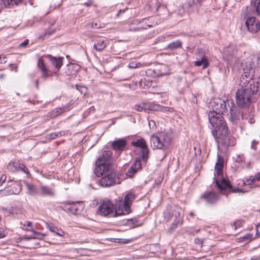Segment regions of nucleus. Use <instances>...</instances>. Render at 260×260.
Returning a JSON list of instances; mask_svg holds the SVG:
<instances>
[{
	"label": "nucleus",
	"mask_w": 260,
	"mask_h": 260,
	"mask_svg": "<svg viewBox=\"0 0 260 260\" xmlns=\"http://www.w3.org/2000/svg\"><path fill=\"white\" fill-rule=\"evenodd\" d=\"M214 114V113L213 114L211 113L210 117V123L214 128L212 134L215 141L217 143L221 144L226 147L229 146H233L235 144V139L229 134L228 127L224 118L219 115H218V117L215 118Z\"/></svg>",
	"instance_id": "obj_1"
},
{
	"label": "nucleus",
	"mask_w": 260,
	"mask_h": 260,
	"mask_svg": "<svg viewBox=\"0 0 260 260\" xmlns=\"http://www.w3.org/2000/svg\"><path fill=\"white\" fill-rule=\"evenodd\" d=\"M258 86L249 83L246 86L241 87L236 92V102L237 105L242 108H249L252 111L251 105L255 101L254 97L258 91Z\"/></svg>",
	"instance_id": "obj_2"
},
{
	"label": "nucleus",
	"mask_w": 260,
	"mask_h": 260,
	"mask_svg": "<svg viewBox=\"0 0 260 260\" xmlns=\"http://www.w3.org/2000/svg\"><path fill=\"white\" fill-rule=\"evenodd\" d=\"M223 161L220 159V156L218 155V160L216 162L214 168V182L215 183L216 186L220 191H222L228 190L233 193H244L245 191L243 189L238 188H235L232 186L229 180L224 178L221 179V182H219L216 177L222 176L223 174Z\"/></svg>",
	"instance_id": "obj_3"
},
{
	"label": "nucleus",
	"mask_w": 260,
	"mask_h": 260,
	"mask_svg": "<svg viewBox=\"0 0 260 260\" xmlns=\"http://www.w3.org/2000/svg\"><path fill=\"white\" fill-rule=\"evenodd\" d=\"M227 104L230 107L229 120L234 124H237L241 120H248V122L252 124L255 122L253 118L254 115L252 111H248L244 109L241 111L234 103L233 101L227 100Z\"/></svg>",
	"instance_id": "obj_4"
},
{
	"label": "nucleus",
	"mask_w": 260,
	"mask_h": 260,
	"mask_svg": "<svg viewBox=\"0 0 260 260\" xmlns=\"http://www.w3.org/2000/svg\"><path fill=\"white\" fill-rule=\"evenodd\" d=\"M101 172L100 174V172L97 173L96 170H94V174L97 177H102L99 182L101 186L108 187L120 183L118 172L111 168L102 169Z\"/></svg>",
	"instance_id": "obj_5"
},
{
	"label": "nucleus",
	"mask_w": 260,
	"mask_h": 260,
	"mask_svg": "<svg viewBox=\"0 0 260 260\" xmlns=\"http://www.w3.org/2000/svg\"><path fill=\"white\" fill-rule=\"evenodd\" d=\"M171 141L170 136L166 133L153 134L150 138V146L153 149H163L168 146Z\"/></svg>",
	"instance_id": "obj_6"
},
{
	"label": "nucleus",
	"mask_w": 260,
	"mask_h": 260,
	"mask_svg": "<svg viewBox=\"0 0 260 260\" xmlns=\"http://www.w3.org/2000/svg\"><path fill=\"white\" fill-rule=\"evenodd\" d=\"M226 103L224 100L221 99H214L212 100L210 103V106H211L213 109L212 111H210L208 114V118L209 122H210V114L213 113H214V116L215 118L218 117L219 115L220 116L221 114L225 113L227 111L226 108Z\"/></svg>",
	"instance_id": "obj_7"
},
{
	"label": "nucleus",
	"mask_w": 260,
	"mask_h": 260,
	"mask_svg": "<svg viewBox=\"0 0 260 260\" xmlns=\"http://www.w3.org/2000/svg\"><path fill=\"white\" fill-rule=\"evenodd\" d=\"M112 156V153L110 151H104L102 156L99 157L95 162L94 170H96L97 173L100 172L101 174L102 169L104 170L107 168H111L110 161Z\"/></svg>",
	"instance_id": "obj_8"
},
{
	"label": "nucleus",
	"mask_w": 260,
	"mask_h": 260,
	"mask_svg": "<svg viewBox=\"0 0 260 260\" xmlns=\"http://www.w3.org/2000/svg\"><path fill=\"white\" fill-rule=\"evenodd\" d=\"M242 67L243 70V74L246 78H251L254 76L255 72L254 63L250 58H247L242 62Z\"/></svg>",
	"instance_id": "obj_9"
},
{
	"label": "nucleus",
	"mask_w": 260,
	"mask_h": 260,
	"mask_svg": "<svg viewBox=\"0 0 260 260\" xmlns=\"http://www.w3.org/2000/svg\"><path fill=\"white\" fill-rule=\"evenodd\" d=\"M84 206L82 202H71L64 204L63 210L73 214H78L83 210Z\"/></svg>",
	"instance_id": "obj_10"
},
{
	"label": "nucleus",
	"mask_w": 260,
	"mask_h": 260,
	"mask_svg": "<svg viewBox=\"0 0 260 260\" xmlns=\"http://www.w3.org/2000/svg\"><path fill=\"white\" fill-rule=\"evenodd\" d=\"M245 24L247 30L252 34L256 33L260 29V23L259 20L255 17H248Z\"/></svg>",
	"instance_id": "obj_11"
},
{
	"label": "nucleus",
	"mask_w": 260,
	"mask_h": 260,
	"mask_svg": "<svg viewBox=\"0 0 260 260\" xmlns=\"http://www.w3.org/2000/svg\"><path fill=\"white\" fill-rule=\"evenodd\" d=\"M200 199L207 204H213L218 200V197L214 192L206 191L201 195Z\"/></svg>",
	"instance_id": "obj_12"
},
{
	"label": "nucleus",
	"mask_w": 260,
	"mask_h": 260,
	"mask_svg": "<svg viewBox=\"0 0 260 260\" xmlns=\"http://www.w3.org/2000/svg\"><path fill=\"white\" fill-rule=\"evenodd\" d=\"M98 210L101 215L106 216L113 213V205L110 201H104L99 207Z\"/></svg>",
	"instance_id": "obj_13"
},
{
	"label": "nucleus",
	"mask_w": 260,
	"mask_h": 260,
	"mask_svg": "<svg viewBox=\"0 0 260 260\" xmlns=\"http://www.w3.org/2000/svg\"><path fill=\"white\" fill-rule=\"evenodd\" d=\"M127 141L125 138L118 139L111 143V147L116 152L121 153L126 147Z\"/></svg>",
	"instance_id": "obj_14"
},
{
	"label": "nucleus",
	"mask_w": 260,
	"mask_h": 260,
	"mask_svg": "<svg viewBox=\"0 0 260 260\" xmlns=\"http://www.w3.org/2000/svg\"><path fill=\"white\" fill-rule=\"evenodd\" d=\"M37 65L38 68L42 72V77L43 79H46L48 77L53 76V73L48 69L42 58H40L38 59Z\"/></svg>",
	"instance_id": "obj_15"
},
{
	"label": "nucleus",
	"mask_w": 260,
	"mask_h": 260,
	"mask_svg": "<svg viewBox=\"0 0 260 260\" xmlns=\"http://www.w3.org/2000/svg\"><path fill=\"white\" fill-rule=\"evenodd\" d=\"M7 167L8 170L12 172L22 171L25 173H28L26 167L18 161H11L9 162Z\"/></svg>",
	"instance_id": "obj_16"
},
{
	"label": "nucleus",
	"mask_w": 260,
	"mask_h": 260,
	"mask_svg": "<svg viewBox=\"0 0 260 260\" xmlns=\"http://www.w3.org/2000/svg\"><path fill=\"white\" fill-rule=\"evenodd\" d=\"M142 168V164L140 158H137L132 165V166L128 169L126 174L129 177H133L138 171L140 170Z\"/></svg>",
	"instance_id": "obj_17"
},
{
	"label": "nucleus",
	"mask_w": 260,
	"mask_h": 260,
	"mask_svg": "<svg viewBox=\"0 0 260 260\" xmlns=\"http://www.w3.org/2000/svg\"><path fill=\"white\" fill-rule=\"evenodd\" d=\"M11 183L9 186L7 187L6 192L9 194H17L21 190V186L20 183L15 181H10Z\"/></svg>",
	"instance_id": "obj_18"
},
{
	"label": "nucleus",
	"mask_w": 260,
	"mask_h": 260,
	"mask_svg": "<svg viewBox=\"0 0 260 260\" xmlns=\"http://www.w3.org/2000/svg\"><path fill=\"white\" fill-rule=\"evenodd\" d=\"M224 55L227 57L228 60H230L232 58L236 57L237 49L234 44H230L228 47L224 49Z\"/></svg>",
	"instance_id": "obj_19"
},
{
	"label": "nucleus",
	"mask_w": 260,
	"mask_h": 260,
	"mask_svg": "<svg viewBox=\"0 0 260 260\" xmlns=\"http://www.w3.org/2000/svg\"><path fill=\"white\" fill-rule=\"evenodd\" d=\"M135 196L132 193H127L124 200V209L126 213H129L131 212L130 204L135 199Z\"/></svg>",
	"instance_id": "obj_20"
},
{
	"label": "nucleus",
	"mask_w": 260,
	"mask_h": 260,
	"mask_svg": "<svg viewBox=\"0 0 260 260\" xmlns=\"http://www.w3.org/2000/svg\"><path fill=\"white\" fill-rule=\"evenodd\" d=\"M46 57L50 60L52 64L55 67L56 69L59 70L62 66V58H56L49 54L47 55Z\"/></svg>",
	"instance_id": "obj_21"
},
{
	"label": "nucleus",
	"mask_w": 260,
	"mask_h": 260,
	"mask_svg": "<svg viewBox=\"0 0 260 260\" xmlns=\"http://www.w3.org/2000/svg\"><path fill=\"white\" fill-rule=\"evenodd\" d=\"M194 64L196 67L203 66V69H206L209 66L208 58L207 56L203 55L200 60L196 61Z\"/></svg>",
	"instance_id": "obj_22"
},
{
	"label": "nucleus",
	"mask_w": 260,
	"mask_h": 260,
	"mask_svg": "<svg viewBox=\"0 0 260 260\" xmlns=\"http://www.w3.org/2000/svg\"><path fill=\"white\" fill-rule=\"evenodd\" d=\"M40 190L41 194L43 196L53 197L55 195L54 191L47 186L41 185Z\"/></svg>",
	"instance_id": "obj_23"
},
{
	"label": "nucleus",
	"mask_w": 260,
	"mask_h": 260,
	"mask_svg": "<svg viewBox=\"0 0 260 260\" xmlns=\"http://www.w3.org/2000/svg\"><path fill=\"white\" fill-rule=\"evenodd\" d=\"M144 112L146 113L156 111L159 108V105L154 103H144Z\"/></svg>",
	"instance_id": "obj_24"
},
{
	"label": "nucleus",
	"mask_w": 260,
	"mask_h": 260,
	"mask_svg": "<svg viewBox=\"0 0 260 260\" xmlns=\"http://www.w3.org/2000/svg\"><path fill=\"white\" fill-rule=\"evenodd\" d=\"M25 185L27 189V193L31 196H36L38 194L36 187L32 184L25 182Z\"/></svg>",
	"instance_id": "obj_25"
},
{
	"label": "nucleus",
	"mask_w": 260,
	"mask_h": 260,
	"mask_svg": "<svg viewBox=\"0 0 260 260\" xmlns=\"http://www.w3.org/2000/svg\"><path fill=\"white\" fill-rule=\"evenodd\" d=\"M132 144L135 147L141 148V149L148 147L146 141L142 138L138 139L136 141L132 142Z\"/></svg>",
	"instance_id": "obj_26"
},
{
	"label": "nucleus",
	"mask_w": 260,
	"mask_h": 260,
	"mask_svg": "<svg viewBox=\"0 0 260 260\" xmlns=\"http://www.w3.org/2000/svg\"><path fill=\"white\" fill-rule=\"evenodd\" d=\"M107 44L104 40L99 39L95 42L94 48L99 51H101L106 47Z\"/></svg>",
	"instance_id": "obj_27"
},
{
	"label": "nucleus",
	"mask_w": 260,
	"mask_h": 260,
	"mask_svg": "<svg viewBox=\"0 0 260 260\" xmlns=\"http://www.w3.org/2000/svg\"><path fill=\"white\" fill-rule=\"evenodd\" d=\"M5 7H12L14 5H18L23 2V0H2Z\"/></svg>",
	"instance_id": "obj_28"
},
{
	"label": "nucleus",
	"mask_w": 260,
	"mask_h": 260,
	"mask_svg": "<svg viewBox=\"0 0 260 260\" xmlns=\"http://www.w3.org/2000/svg\"><path fill=\"white\" fill-rule=\"evenodd\" d=\"M182 46V43L179 40H176L172 43H170L168 45V48L171 50H173L179 48H181Z\"/></svg>",
	"instance_id": "obj_29"
},
{
	"label": "nucleus",
	"mask_w": 260,
	"mask_h": 260,
	"mask_svg": "<svg viewBox=\"0 0 260 260\" xmlns=\"http://www.w3.org/2000/svg\"><path fill=\"white\" fill-rule=\"evenodd\" d=\"M80 69V67L77 64H71L69 66V74L74 75Z\"/></svg>",
	"instance_id": "obj_30"
},
{
	"label": "nucleus",
	"mask_w": 260,
	"mask_h": 260,
	"mask_svg": "<svg viewBox=\"0 0 260 260\" xmlns=\"http://www.w3.org/2000/svg\"><path fill=\"white\" fill-rule=\"evenodd\" d=\"M141 158L144 161H146L149 158V150L147 147L141 149Z\"/></svg>",
	"instance_id": "obj_31"
},
{
	"label": "nucleus",
	"mask_w": 260,
	"mask_h": 260,
	"mask_svg": "<svg viewBox=\"0 0 260 260\" xmlns=\"http://www.w3.org/2000/svg\"><path fill=\"white\" fill-rule=\"evenodd\" d=\"M155 17H151L148 18H145L142 20V22L147 24L148 27H153L155 25V22L154 21Z\"/></svg>",
	"instance_id": "obj_32"
},
{
	"label": "nucleus",
	"mask_w": 260,
	"mask_h": 260,
	"mask_svg": "<svg viewBox=\"0 0 260 260\" xmlns=\"http://www.w3.org/2000/svg\"><path fill=\"white\" fill-rule=\"evenodd\" d=\"M126 212L124 209V204L122 205H118V207L115 208V216L121 215L122 214H126Z\"/></svg>",
	"instance_id": "obj_33"
},
{
	"label": "nucleus",
	"mask_w": 260,
	"mask_h": 260,
	"mask_svg": "<svg viewBox=\"0 0 260 260\" xmlns=\"http://www.w3.org/2000/svg\"><path fill=\"white\" fill-rule=\"evenodd\" d=\"M63 112L64 111L61 107L57 108L51 112L50 115L52 118H55Z\"/></svg>",
	"instance_id": "obj_34"
},
{
	"label": "nucleus",
	"mask_w": 260,
	"mask_h": 260,
	"mask_svg": "<svg viewBox=\"0 0 260 260\" xmlns=\"http://www.w3.org/2000/svg\"><path fill=\"white\" fill-rule=\"evenodd\" d=\"M240 241L245 242H249L252 239V235L251 234L248 233L246 234L245 236L241 237Z\"/></svg>",
	"instance_id": "obj_35"
},
{
	"label": "nucleus",
	"mask_w": 260,
	"mask_h": 260,
	"mask_svg": "<svg viewBox=\"0 0 260 260\" xmlns=\"http://www.w3.org/2000/svg\"><path fill=\"white\" fill-rule=\"evenodd\" d=\"M31 222L26 221V223L22 224L21 223V225H22V228L25 230L30 231L32 229L31 227Z\"/></svg>",
	"instance_id": "obj_36"
},
{
	"label": "nucleus",
	"mask_w": 260,
	"mask_h": 260,
	"mask_svg": "<svg viewBox=\"0 0 260 260\" xmlns=\"http://www.w3.org/2000/svg\"><path fill=\"white\" fill-rule=\"evenodd\" d=\"M73 104H74L73 101L71 100L70 101V102L67 103L65 106L62 107L61 108H62L63 111H64V112L70 110L72 108V105H73Z\"/></svg>",
	"instance_id": "obj_37"
},
{
	"label": "nucleus",
	"mask_w": 260,
	"mask_h": 260,
	"mask_svg": "<svg viewBox=\"0 0 260 260\" xmlns=\"http://www.w3.org/2000/svg\"><path fill=\"white\" fill-rule=\"evenodd\" d=\"M173 110L172 108L164 107L159 105V108L157 111H161L164 112H172Z\"/></svg>",
	"instance_id": "obj_38"
},
{
	"label": "nucleus",
	"mask_w": 260,
	"mask_h": 260,
	"mask_svg": "<svg viewBox=\"0 0 260 260\" xmlns=\"http://www.w3.org/2000/svg\"><path fill=\"white\" fill-rule=\"evenodd\" d=\"M144 103H142L135 106V109L139 112L144 111Z\"/></svg>",
	"instance_id": "obj_39"
},
{
	"label": "nucleus",
	"mask_w": 260,
	"mask_h": 260,
	"mask_svg": "<svg viewBox=\"0 0 260 260\" xmlns=\"http://www.w3.org/2000/svg\"><path fill=\"white\" fill-rule=\"evenodd\" d=\"M62 132H54L53 133L51 134L49 136V138L50 139H54L56 138L57 137L60 136L62 135Z\"/></svg>",
	"instance_id": "obj_40"
},
{
	"label": "nucleus",
	"mask_w": 260,
	"mask_h": 260,
	"mask_svg": "<svg viewBox=\"0 0 260 260\" xmlns=\"http://www.w3.org/2000/svg\"><path fill=\"white\" fill-rule=\"evenodd\" d=\"M47 228L52 233H55L56 231H57V228L51 224H47Z\"/></svg>",
	"instance_id": "obj_41"
},
{
	"label": "nucleus",
	"mask_w": 260,
	"mask_h": 260,
	"mask_svg": "<svg viewBox=\"0 0 260 260\" xmlns=\"http://www.w3.org/2000/svg\"><path fill=\"white\" fill-rule=\"evenodd\" d=\"M140 65H141V63L140 62H139V63L132 62L129 64V65L128 66V67L130 69H135L136 68H137V67L140 66Z\"/></svg>",
	"instance_id": "obj_42"
},
{
	"label": "nucleus",
	"mask_w": 260,
	"mask_h": 260,
	"mask_svg": "<svg viewBox=\"0 0 260 260\" xmlns=\"http://www.w3.org/2000/svg\"><path fill=\"white\" fill-rule=\"evenodd\" d=\"M7 176L5 174H3L0 178V187H1L3 183H4L6 180Z\"/></svg>",
	"instance_id": "obj_43"
},
{
	"label": "nucleus",
	"mask_w": 260,
	"mask_h": 260,
	"mask_svg": "<svg viewBox=\"0 0 260 260\" xmlns=\"http://www.w3.org/2000/svg\"><path fill=\"white\" fill-rule=\"evenodd\" d=\"M55 234L56 235L62 237V236H63V235L64 234V232L62 230L59 229L57 228V231H55Z\"/></svg>",
	"instance_id": "obj_44"
},
{
	"label": "nucleus",
	"mask_w": 260,
	"mask_h": 260,
	"mask_svg": "<svg viewBox=\"0 0 260 260\" xmlns=\"http://www.w3.org/2000/svg\"><path fill=\"white\" fill-rule=\"evenodd\" d=\"M149 84V82H148V84H145V79L143 80V79H141V81L139 82V85L140 86L143 87V88H145V86H149L148 85Z\"/></svg>",
	"instance_id": "obj_45"
},
{
	"label": "nucleus",
	"mask_w": 260,
	"mask_h": 260,
	"mask_svg": "<svg viewBox=\"0 0 260 260\" xmlns=\"http://www.w3.org/2000/svg\"><path fill=\"white\" fill-rule=\"evenodd\" d=\"M258 144V142L256 140H253L251 142V148L253 149H256L255 146Z\"/></svg>",
	"instance_id": "obj_46"
},
{
	"label": "nucleus",
	"mask_w": 260,
	"mask_h": 260,
	"mask_svg": "<svg viewBox=\"0 0 260 260\" xmlns=\"http://www.w3.org/2000/svg\"><path fill=\"white\" fill-rule=\"evenodd\" d=\"M242 225V222L241 221H236L234 222V226L235 229L239 228Z\"/></svg>",
	"instance_id": "obj_47"
},
{
	"label": "nucleus",
	"mask_w": 260,
	"mask_h": 260,
	"mask_svg": "<svg viewBox=\"0 0 260 260\" xmlns=\"http://www.w3.org/2000/svg\"><path fill=\"white\" fill-rule=\"evenodd\" d=\"M256 11L257 13L260 15V0L256 5Z\"/></svg>",
	"instance_id": "obj_48"
},
{
	"label": "nucleus",
	"mask_w": 260,
	"mask_h": 260,
	"mask_svg": "<svg viewBox=\"0 0 260 260\" xmlns=\"http://www.w3.org/2000/svg\"><path fill=\"white\" fill-rule=\"evenodd\" d=\"M35 238H36L34 237H28V236H24L21 237V239H22V240H29L32 239H35Z\"/></svg>",
	"instance_id": "obj_49"
},
{
	"label": "nucleus",
	"mask_w": 260,
	"mask_h": 260,
	"mask_svg": "<svg viewBox=\"0 0 260 260\" xmlns=\"http://www.w3.org/2000/svg\"><path fill=\"white\" fill-rule=\"evenodd\" d=\"M28 42H29V41L28 40H25L24 42H23L19 45V46L20 47H25L28 45Z\"/></svg>",
	"instance_id": "obj_50"
},
{
	"label": "nucleus",
	"mask_w": 260,
	"mask_h": 260,
	"mask_svg": "<svg viewBox=\"0 0 260 260\" xmlns=\"http://www.w3.org/2000/svg\"><path fill=\"white\" fill-rule=\"evenodd\" d=\"M33 232L34 234L37 235L38 236V238H42V237H43L45 236L44 234H41L40 233H39V232L35 231H33Z\"/></svg>",
	"instance_id": "obj_51"
},
{
	"label": "nucleus",
	"mask_w": 260,
	"mask_h": 260,
	"mask_svg": "<svg viewBox=\"0 0 260 260\" xmlns=\"http://www.w3.org/2000/svg\"><path fill=\"white\" fill-rule=\"evenodd\" d=\"M194 243L196 244H201V245H202V243H203V241L200 239L197 238H196L194 239Z\"/></svg>",
	"instance_id": "obj_52"
},
{
	"label": "nucleus",
	"mask_w": 260,
	"mask_h": 260,
	"mask_svg": "<svg viewBox=\"0 0 260 260\" xmlns=\"http://www.w3.org/2000/svg\"><path fill=\"white\" fill-rule=\"evenodd\" d=\"M6 62V57H2V55H0V63H5Z\"/></svg>",
	"instance_id": "obj_53"
},
{
	"label": "nucleus",
	"mask_w": 260,
	"mask_h": 260,
	"mask_svg": "<svg viewBox=\"0 0 260 260\" xmlns=\"http://www.w3.org/2000/svg\"><path fill=\"white\" fill-rule=\"evenodd\" d=\"M92 4V1L91 0H89L87 2L85 3L84 5L86 7H90Z\"/></svg>",
	"instance_id": "obj_54"
},
{
	"label": "nucleus",
	"mask_w": 260,
	"mask_h": 260,
	"mask_svg": "<svg viewBox=\"0 0 260 260\" xmlns=\"http://www.w3.org/2000/svg\"><path fill=\"white\" fill-rule=\"evenodd\" d=\"M178 223V221L173 222L172 224V227L170 229V230H172L176 228L177 226Z\"/></svg>",
	"instance_id": "obj_55"
},
{
	"label": "nucleus",
	"mask_w": 260,
	"mask_h": 260,
	"mask_svg": "<svg viewBox=\"0 0 260 260\" xmlns=\"http://www.w3.org/2000/svg\"><path fill=\"white\" fill-rule=\"evenodd\" d=\"M154 71L155 72L154 76H162L165 74V73L162 74V73H161L160 74H159V73H157V71L154 70Z\"/></svg>",
	"instance_id": "obj_56"
},
{
	"label": "nucleus",
	"mask_w": 260,
	"mask_h": 260,
	"mask_svg": "<svg viewBox=\"0 0 260 260\" xmlns=\"http://www.w3.org/2000/svg\"><path fill=\"white\" fill-rule=\"evenodd\" d=\"M10 66L11 67V70H15V72L17 71V66L14 67V65L13 64H11Z\"/></svg>",
	"instance_id": "obj_57"
},
{
	"label": "nucleus",
	"mask_w": 260,
	"mask_h": 260,
	"mask_svg": "<svg viewBox=\"0 0 260 260\" xmlns=\"http://www.w3.org/2000/svg\"><path fill=\"white\" fill-rule=\"evenodd\" d=\"M250 260H260V256H254Z\"/></svg>",
	"instance_id": "obj_58"
},
{
	"label": "nucleus",
	"mask_w": 260,
	"mask_h": 260,
	"mask_svg": "<svg viewBox=\"0 0 260 260\" xmlns=\"http://www.w3.org/2000/svg\"><path fill=\"white\" fill-rule=\"evenodd\" d=\"M54 30H52L51 31H49V30H47L45 33V36L46 35H50L51 34V33L53 32Z\"/></svg>",
	"instance_id": "obj_59"
},
{
	"label": "nucleus",
	"mask_w": 260,
	"mask_h": 260,
	"mask_svg": "<svg viewBox=\"0 0 260 260\" xmlns=\"http://www.w3.org/2000/svg\"><path fill=\"white\" fill-rule=\"evenodd\" d=\"M6 236L4 232H0V239L4 238Z\"/></svg>",
	"instance_id": "obj_60"
},
{
	"label": "nucleus",
	"mask_w": 260,
	"mask_h": 260,
	"mask_svg": "<svg viewBox=\"0 0 260 260\" xmlns=\"http://www.w3.org/2000/svg\"><path fill=\"white\" fill-rule=\"evenodd\" d=\"M257 60V64H260V54L258 55Z\"/></svg>",
	"instance_id": "obj_61"
},
{
	"label": "nucleus",
	"mask_w": 260,
	"mask_h": 260,
	"mask_svg": "<svg viewBox=\"0 0 260 260\" xmlns=\"http://www.w3.org/2000/svg\"><path fill=\"white\" fill-rule=\"evenodd\" d=\"M5 76H6L5 74H2L0 75V79H3V78H4L5 77Z\"/></svg>",
	"instance_id": "obj_62"
},
{
	"label": "nucleus",
	"mask_w": 260,
	"mask_h": 260,
	"mask_svg": "<svg viewBox=\"0 0 260 260\" xmlns=\"http://www.w3.org/2000/svg\"><path fill=\"white\" fill-rule=\"evenodd\" d=\"M151 123H153L154 124H155L154 121L153 120H151L149 122V124L150 126Z\"/></svg>",
	"instance_id": "obj_63"
},
{
	"label": "nucleus",
	"mask_w": 260,
	"mask_h": 260,
	"mask_svg": "<svg viewBox=\"0 0 260 260\" xmlns=\"http://www.w3.org/2000/svg\"><path fill=\"white\" fill-rule=\"evenodd\" d=\"M36 84L37 88H38L39 81L37 80L36 81Z\"/></svg>",
	"instance_id": "obj_64"
}]
</instances>
